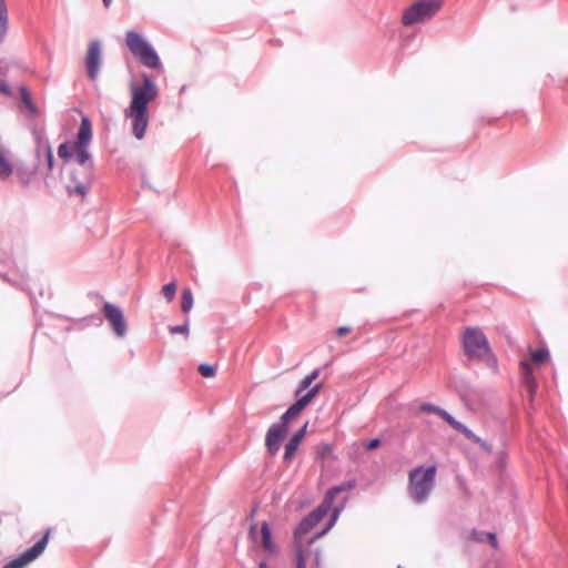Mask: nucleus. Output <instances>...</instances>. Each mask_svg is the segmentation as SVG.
I'll return each instance as SVG.
<instances>
[{"label":"nucleus","mask_w":568,"mask_h":568,"mask_svg":"<svg viewBox=\"0 0 568 568\" xmlns=\"http://www.w3.org/2000/svg\"><path fill=\"white\" fill-rule=\"evenodd\" d=\"M102 2L105 8H109L112 3V0H102Z\"/></svg>","instance_id":"e433bc0d"},{"label":"nucleus","mask_w":568,"mask_h":568,"mask_svg":"<svg viewBox=\"0 0 568 568\" xmlns=\"http://www.w3.org/2000/svg\"><path fill=\"white\" fill-rule=\"evenodd\" d=\"M101 64H102L101 44L98 40H93L89 43L87 55H85V68H87L88 77L91 80H95L98 78Z\"/></svg>","instance_id":"9b49d317"},{"label":"nucleus","mask_w":568,"mask_h":568,"mask_svg":"<svg viewBox=\"0 0 568 568\" xmlns=\"http://www.w3.org/2000/svg\"><path fill=\"white\" fill-rule=\"evenodd\" d=\"M318 375H320V371H318V369H315V371H313L311 374H308L307 376H305V377L301 381V383H300V385H298V387H297V389H296L295 395H296L298 398H301V396H304L305 394H303V392H304L305 389L310 388V386H311V385H312V383H313V382L318 377Z\"/></svg>","instance_id":"6ab92c4d"},{"label":"nucleus","mask_w":568,"mask_h":568,"mask_svg":"<svg viewBox=\"0 0 568 568\" xmlns=\"http://www.w3.org/2000/svg\"><path fill=\"white\" fill-rule=\"evenodd\" d=\"M352 332V328L349 326H341L336 329V335L338 337H344L346 336L347 334H349Z\"/></svg>","instance_id":"2f4dec72"},{"label":"nucleus","mask_w":568,"mask_h":568,"mask_svg":"<svg viewBox=\"0 0 568 568\" xmlns=\"http://www.w3.org/2000/svg\"><path fill=\"white\" fill-rule=\"evenodd\" d=\"M261 544L263 546V548L271 552V554H274L276 551V546L275 544L273 542L272 540V535H271V529L267 525V523H263L262 524V527H261Z\"/></svg>","instance_id":"dca6fc26"},{"label":"nucleus","mask_w":568,"mask_h":568,"mask_svg":"<svg viewBox=\"0 0 568 568\" xmlns=\"http://www.w3.org/2000/svg\"><path fill=\"white\" fill-rule=\"evenodd\" d=\"M19 92H20L22 104L24 105V108H26V110L28 112V115L32 116V118L37 116L38 115V109H37L36 104L32 101V98H31V94H30L29 90L26 87L22 85V87H20Z\"/></svg>","instance_id":"2eb2a0df"},{"label":"nucleus","mask_w":568,"mask_h":568,"mask_svg":"<svg viewBox=\"0 0 568 568\" xmlns=\"http://www.w3.org/2000/svg\"><path fill=\"white\" fill-rule=\"evenodd\" d=\"M58 155L63 160H69L71 158V148L69 144L63 143L58 148Z\"/></svg>","instance_id":"bb28decb"},{"label":"nucleus","mask_w":568,"mask_h":568,"mask_svg":"<svg viewBox=\"0 0 568 568\" xmlns=\"http://www.w3.org/2000/svg\"><path fill=\"white\" fill-rule=\"evenodd\" d=\"M306 428H307V423L301 428L298 429L292 437L291 439L288 440V443L286 444L285 446V453H284V460L286 463H290L293 458H294V455L301 444V442L303 440L305 434H306Z\"/></svg>","instance_id":"ddd939ff"},{"label":"nucleus","mask_w":568,"mask_h":568,"mask_svg":"<svg viewBox=\"0 0 568 568\" xmlns=\"http://www.w3.org/2000/svg\"><path fill=\"white\" fill-rule=\"evenodd\" d=\"M329 450V446H325L324 453H327Z\"/></svg>","instance_id":"4c0bfd02"},{"label":"nucleus","mask_w":568,"mask_h":568,"mask_svg":"<svg viewBox=\"0 0 568 568\" xmlns=\"http://www.w3.org/2000/svg\"><path fill=\"white\" fill-rule=\"evenodd\" d=\"M549 358L550 354L547 348H538L530 352V362L527 359L520 362L523 381L531 394L536 388V379L532 374L531 365L541 366L547 363Z\"/></svg>","instance_id":"1a4fd4ad"},{"label":"nucleus","mask_w":568,"mask_h":568,"mask_svg":"<svg viewBox=\"0 0 568 568\" xmlns=\"http://www.w3.org/2000/svg\"><path fill=\"white\" fill-rule=\"evenodd\" d=\"M199 373L205 378H211L215 376L216 369L213 365L201 364L199 366Z\"/></svg>","instance_id":"b1692460"},{"label":"nucleus","mask_w":568,"mask_h":568,"mask_svg":"<svg viewBox=\"0 0 568 568\" xmlns=\"http://www.w3.org/2000/svg\"><path fill=\"white\" fill-rule=\"evenodd\" d=\"M379 444H381L379 439H378V438H374V439L369 440V442L365 445V447H366V449H368V450H373V449L377 448V447L379 446Z\"/></svg>","instance_id":"72a5a7b5"},{"label":"nucleus","mask_w":568,"mask_h":568,"mask_svg":"<svg viewBox=\"0 0 568 568\" xmlns=\"http://www.w3.org/2000/svg\"><path fill=\"white\" fill-rule=\"evenodd\" d=\"M353 486L342 485L331 488L323 500V503L313 510L298 526L296 530V535L306 534L310 531L313 527H315L320 521L323 520V518L327 515L329 509L332 508L333 501L335 497L342 493L343 490L351 489Z\"/></svg>","instance_id":"6e6552de"},{"label":"nucleus","mask_w":568,"mask_h":568,"mask_svg":"<svg viewBox=\"0 0 568 568\" xmlns=\"http://www.w3.org/2000/svg\"><path fill=\"white\" fill-rule=\"evenodd\" d=\"M176 288H178V285H176L175 281H172L162 286L161 294L168 303L173 301V298L176 294Z\"/></svg>","instance_id":"4be33fe9"},{"label":"nucleus","mask_w":568,"mask_h":568,"mask_svg":"<svg viewBox=\"0 0 568 568\" xmlns=\"http://www.w3.org/2000/svg\"><path fill=\"white\" fill-rule=\"evenodd\" d=\"M91 184L90 174L87 173L82 180H79L75 174L72 175V183L67 186L69 195H78L84 197L89 192Z\"/></svg>","instance_id":"f8f14e48"},{"label":"nucleus","mask_w":568,"mask_h":568,"mask_svg":"<svg viewBox=\"0 0 568 568\" xmlns=\"http://www.w3.org/2000/svg\"><path fill=\"white\" fill-rule=\"evenodd\" d=\"M488 537H489V539H490V541H491V545H493L494 547H496V546H497L496 536H495L494 534H488Z\"/></svg>","instance_id":"c9c22d12"},{"label":"nucleus","mask_w":568,"mask_h":568,"mask_svg":"<svg viewBox=\"0 0 568 568\" xmlns=\"http://www.w3.org/2000/svg\"><path fill=\"white\" fill-rule=\"evenodd\" d=\"M443 419H445L450 426H453L455 429L460 430L462 424L456 422L447 412L443 409L439 415Z\"/></svg>","instance_id":"cd10ccee"},{"label":"nucleus","mask_w":568,"mask_h":568,"mask_svg":"<svg viewBox=\"0 0 568 568\" xmlns=\"http://www.w3.org/2000/svg\"><path fill=\"white\" fill-rule=\"evenodd\" d=\"M111 327L116 336L122 337L126 331V322H111Z\"/></svg>","instance_id":"a878e982"},{"label":"nucleus","mask_w":568,"mask_h":568,"mask_svg":"<svg viewBox=\"0 0 568 568\" xmlns=\"http://www.w3.org/2000/svg\"><path fill=\"white\" fill-rule=\"evenodd\" d=\"M329 450V446H325L324 453H327Z\"/></svg>","instance_id":"58836bf2"},{"label":"nucleus","mask_w":568,"mask_h":568,"mask_svg":"<svg viewBox=\"0 0 568 568\" xmlns=\"http://www.w3.org/2000/svg\"><path fill=\"white\" fill-rule=\"evenodd\" d=\"M0 93H2L4 95H10L11 94V90H10L9 84L6 81H3V80H0Z\"/></svg>","instance_id":"473e14b6"},{"label":"nucleus","mask_w":568,"mask_h":568,"mask_svg":"<svg viewBox=\"0 0 568 568\" xmlns=\"http://www.w3.org/2000/svg\"><path fill=\"white\" fill-rule=\"evenodd\" d=\"M194 304V296L191 288L186 287L181 293L180 307L183 314H187Z\"/></svg>","instance_id":"f3484780"},{"label":"nucleus","mask_w":568,"mask_h":568,"mask_svg":"<svg viewBox=\"0 0 568 568\" xmlns=\"http://www.w3.org/2000/svg\"><path fill=\"white\" fill-rule=\"evenodd\" d=\"M338 515H339V509L335 508L327 527L320 534V536L324 535L327 530H329L334 526V524L336 523V520L338 518Z\"/></svg>","instance_id":"c756f323"},{"label":"nucleus","mask_w":568,"mask_h":568,"mask_svg":"<svg viewBox=\"0 0 568 568\" xmlns=\"http://www.w3.org/2000/svg\"><path fill=\"white\" fill-rule=\"evenodd\" d=\"M443 4V0H417L403 10L400 22L404 27L425 23L442 10Z\"/></svg>","instance_id":"39448f33"},{"label":"nucleus","mask_w":568,"mask_h":568,"mask_svg":"<svg viewBox=\"0 0 568 568\" xmlns=\"http://www.w3.org/2000/svg\"><path fill=\"white\" fill-rule=\"evenodd\" d=\"M51 530L48 529L43 537L31 548L23 551L19 557L12 559L9 561L3 568H24L30 562L36 560L45 549L49 538H50Z\"/></svg>","instance_id":"9d476101"},{"label":"nucleus","mask_w":568,"mask_h":568,"mask_svg":"<svg viewBox=\"0 0 568 568\" xmlns=\"http://www.w3.org/2000/svg\"><path fill=\"white\" fill-rule=\"evenodd\" d=\"M322 388V384L311 387L304 396L297 400L282 415L281 422L272 425L265 436V446L267 450L274 455L280 449V444L287 435V424L292 418L297 417L305 407L317 396Z\"/></svg>","instance_id":"f03ea898"},{"label":"nucleus","mask_w":568,"mask_h":568,"mask_svg":"<svg viewBox=\"0 0 568 568\" xmlns=\"http://www.w3.org/2000/svg\"><path fill=\"white\" fill-rule=\"evenodd\" d=\"M131 103L124 115L131 120L133 135L142 140L149 125L148 105L158 97V87L149 78L143 77L142 85L130 84Z\"/></svg>","instance_id":"f257e3e1"},{"label":"nucleus","mask_w":568,"mask_h":568,"mask_svg":"<svg viewBox=\"0 0 568 568\" xmlns=\"http://www.w3.org/2000/svg\"><path fill=\"white\" fill-rule=\"evenodd\" d=\"M75 150H77V159H78V162L83 165L85 162L89 161L90 159V154L87 150L88 146H74Z\"/></svg>","instance_id":"393cba45"},{"label":"nucleus","mask_w":568,"mask_h":568,"mask_svg":"<svg viewBox=\"0 0 568 568\" xmlns=\"http://www.w3.org/2000/svg\"><path fill=\"white\" fill-rule=\"evenodd\" d=\"M125 42L130 52L145 67L158 69L161 65L156 52L141 34L128 31Z\"/></svg>","instance_id":"0eeeda50"},{"label":"nucleus","mask_w":568,"mask_h":568,"mask_svg":"<svg viewBox=\"0 0 568 568\" xmlns=\"http://www.w3.org/2000/svg\"><path fill=\"white\" fill-rule=\"evenodd\" d=\"M8 29V10L4 0H0V43Z\"/></svg>","instance_id":"aec40b11"},{"label":"nucleus","mask_w":568,"mask_h":568,"mask_svg":"<svg viewBox=\"0 0 568 568\" xmlns=\"http://www.w3.org/2000/svg\"><path fill=\"white\" fill-rule=\"evenodd\" d=\"M92 139V125L88 118H82L74 146H88Z\"/></svg>","instance_id":"4468645a"},{"label":"nucleus","mask_w":568,"mask_h":568,"mask_svg":"<svg viewBox=\"0 0 568 568\" xmlns=\"http://www.w3.org/2000/svg\"><path fill=\"white\" fill-rule=\"evenodd\" d=\"M258 568H272V567L267 566L264 561H262L258 565ZM296 568H306V558L301 548H298L296 551Z\"/></svg>","instance_id":"5701e85b"},{"label":"nucleus","mask_w":568,"mask_h":568,"mask_svg":"<svg viewBox=\"0 0 568 568\" xmlns=\"http://www.w3.org/2000/svg\"><path fill=\"white\" fill-rule=\"evenodd\" d=\"M422 410L427 412V413L437 414V415H440V412H443L442 408L433 406V405H423Z\"/></svg>","instance_id":"7c9ffc66"},{"label":"nucleus","mask_w":568,"mask_h":568,"mask_svg":"<svg viewBox=\"0 0 568 568\" xmlns=\"http://www.w3.org/2000/svg\"><path fill=\"white\" fill-rule=\"evenodd\" d=\"M13 171L12 163L4 152H0V180L8 179Z\"/></svg>","instance_id":"a211bd4d"},{"label":"nucleus","mask_w":568,"mask_h":568,"mask_svg":"<svg viewBox=\"0 0 568 568\" xmlns=\"http://www.w3.org/2000/svg\"><path fill=\"white\" fill-rule=\"evenodd\" d=\"M170 333H172V334L180 333V334H183L184 336H187L189 335V326H187V324L171 326Z\"/></svg>","instance_id":"c85d7f7f"},{"label":"nucleus","mask_w":568,"mask_h":568,"mask_svg":"<svg viewBox=\"0 0 568 568\" xmlns=\"http://www.w3.org/2000/svg\"><path fill=\"white\" fill-rule=\"evenodd\" d=\"M436 466L416 467L408 474V491L416 503H423L434 488Z\"/></svg>","instance_id":"20e7f679"},{"label":"nucleus","mask_w":568,"mask_h":568,"mask_svg":"<svg viewBox=\"0 0 568 568\" xmlns=\"http://www.w3.org/2000/svg\"><path fill=\"white\" fill-rule=\"evenodd\" d=\"M462 343L464 352L469 358L484 362L491 367L496 366L497 361L480 328L466 327L463 332Z\"/></svg>","instance_id":"7ed1b4c3"},{"label":"nucleus","mask_w":568,"mask_h":568,"mask_svg":"<svg viewBox=\"0 0 568 568\" xmlns=\"http://www.w3.org/2000/svg\"><path fill=\"white\" fill-rule=\"evenodd\" d=\"M125 42L130 52L145 67L158 69L161 65L156 52L141 34L128 31Z\"/></svg>","instance_id":"423d86ee"},{"label":"nucleus","mask_w":568,"mask_h":568,"mask_svg":"<svg viewBox=\"0 0 568 568\" xmlns=\"http://www.w3.org/2000/svg\"><path fill=\"white\" fill-rule=\"evenodd\" d=\"M104 316L106 320H123L122 311L111 303L104 304Z\"/></svg>","instance_id":"412c9836"},{"label":"nucleus","mask_w":568,"mask_h":568,"mask_svg":"<svg viewBox=\"0 0 568 568\" xmlns=\"http://www.w3.org/2000/svg\"><path fill=\"white\" fill-rule=\"evenodd\" d=\"M47 158H48V168H49V170H52V168H53V154H52L51 148H48Z\"/></svg>","instance_id":"f704fd0d"}]
</instances>
